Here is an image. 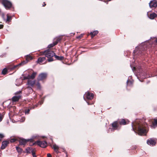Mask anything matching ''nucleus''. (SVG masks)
I'll list each match as a JSON object with an SVG mask.
<instances>
[{
	"label": "nucleus",
	"mask_w": 157,
	"mask_h": 157,
	"mask_svg": "<svg viewBox=\"0 0 157 157\" xmlns=\"http://www.w3.org/2000/svg\"><path fill=\"white\" fill-rule=\"evenodd\" d=\"M132 129L135 132V130L137 131L138 134L140 135H145L147 132V124L142 122L141 121L137 120L135 122L132 123Z\"/></svg>",
	"instance_id": "obj_1"
},
{
	"label": "nucleus",
	"mask_w": 157,
	"mask_h": 157,
	"mask_svg": "<svg viewBox=\"0 0 157 157\" xmlns=\"http://www.w3.org/2000/svg\"><path fill=\"white\" fill-rule=\"evenodd\" d=\"M55 55V54L54 52L51 51L49 49L40 52V55H44L46 57L48 58L52 57L54 56Z\"/></svg>",
	"instance_id": "obj_2"
},
{
	"label": "nucleus",
	"mask_w": 157,
	"mask_h": 157,
	"mask_svg": "<svg viewBox=\"0 0 157 157\" xmlns=\"http://www.w3.org/2000/svg\"><path fill=\"white\" fill-rule=\"evenodd\" d=\"M2 3L7 10L10 8L12 6L11 3L7 0H2Z\"/></svg>",
	"instance_id": "obj_3"
},
{
	"label": "nucleus",
	"mask_w": 157,
	"mask_h": 157,
	"mask_svg": "<svg viewBox=\"0 0 157 157\" xmlns=\"http://www.w3.org/2000/svg\"><path fill=\"white\" fill-rule=\"evenodd\" d=\"M149 124L152 128H154L157 126V119L150 120L149 121Z\"/></svg>",
	"instance_id": "obj_4"
},
{
	"label": "nucleus",
	"mask_w": 157,
	"mask_h": 157,
	"mask_svg": "<svg viewBox=\"0 0 157 157\" xmlns=\"http://www.w3.org/2000/svg\"><path fill=\"white\" fill-rule=\"evenodd\" d=\"M36 143L39 146L42 147H45L47 145V143L45 141H37Z\"/></svg>",
	"instance_id": "obj_5"
},
{
	"label": "nucleus",
	"mask_w": 157,
	"mask_h": 157,
	"mask_svg": "<svg viewBox=\"0 0 157 157\" xmlns=\"http://www.w3.org/2000/svg\"><path fill=\"white\" fill-rule=\"evenodd\" d=\"M47 75L46 73H41L39 75L38 77V80L39 81L44 80L46 78Z\"/></svg>",
	"instance_id": "obj_6"
},
{
	"label": "nucleus",
	"mask_w": 157,
	"mask_h": 157,
	"mask_svg": "<svg viewBox=\"0 0 157 157\" xmlns=\"http://www.w3.org/2000/svg\"><path fill=\"white\" fill-rule=\"evenodd\" d=\"M149 6L150 8L156 7L157 6V1L154 0L150 1L149 3Z\"/></svg>",
	"instance_id": "obj_7"
},
{
	"label": "nucleus",
	"mask_w": 157,
	"mask_h": 157,
	"mask_svg": "<svg viewBox=\"0 0 157 157\" xmlns=\"http://www.w3.org/2000/svg\"><path fill=\"white\" fill-rule=\"evenodd\" d=\"M147 143L148 145L153 146L155 145L156 141L155 140L152 139H151L147 141Z\"/></svg>",
	"instance_id": "obj_8"
},
{
	"label": "nucleus",
	"mask_w": 157,
	"mask_h": 157,
	"mask_svg": "<svg viewBox=\"0 0 157 157\" xmlns=\"http://www.w3.org/2000/svg\"><path fill=\"white\" fill-rule=\"evenodd\" d=\"M85 96L86 97L87 99H93L94 97L93 94L89 92L86 93L85 94Z\"/></svg>",
	"instance_id": "obj_9"
},
{
	"label": "nucleus",
	"mask_w": 157,
	"mask_h": 157,
	"mask_svg": "<svg viewBox=\"0 0 157 157\" xmlns=\"http://www.w3.org/2000/svg\"><path fill=\"white\" fill-rule=\"evenodd\" d=\"M9 143V142L7 141H5L2 142L1 148L3 149H5Z\"/></svg>",
	"instance_id": "obj_10"
},
{
	"label": "nucleus",
	"mask_w": 157,
	"mask_h": 157,
	"mask_svg": "<svg viewBox=\"0 0 157 157\" xmlns=\"http://www.w3.org/2000/svg\"><path fill=\"white\" fill-rule=\"evenodd\" d=\"M19 143L21 145H25L29 140L24 139H18Z\"/></svg>",
	"instance_id": "obj_11"
},
{
	"label": "nucleus",
	"mask_w": 157,
	"mask_h": 157,
	"mask_svg": "<svg viewBox=\"0 0 157 157\" xmlns=\"http://www.w3.org/2000/svg\"><path fill=\"white\" fill-rule=\"evenodd\" d=\"M113 129V130L117 129L118 127V122L117 121H115L112 124Z\"/></svg>",
	"instance_id": "obj_12"
},
{
	"label": "nucleus",
	"mask_w": 157,
	"mask_h": 157,
	"mask_svg": "<svg viewBox=\"0 0 157 157\" xmlns=\"http://www.w3.org/2000/svg\"><path fill=\"white\" fill-rule=\"evenodd\" d=\"M35 84V81L28 79L27 84L29 86H33Z\"/></svg>",
	"instance_id": "obj_13"
},
{
	"label": "nucleus",
	"mask_w": 157,
	"mask_h": 157,
	"mask_svg": "<svg viewBox=\"0 0 157 157\" xmlns=\"http://www.w3.org/2000/svg\"><path fill=\"white\" fill-rule=\"evenodd\" d=\"M157 16V15L155 13H153L150 14L148 16L150 19H153Z\"/></svg>",
	"instance_id": "obj_14"
},
{
	"label": "nucleus",
	"mask_w": 157,
	"mask_h": 157,
	"mask_svg": "<svg viewBox=\"0 0 157 157\" xmlns=\"http://www.w3.org/2000/svg\"><path fill=\"white\" fill-rule=\"evenodd\" d=\"M52 147L54 149L55 151L57 152H58V150L59 149V147L58 146L56 145L55 144H53L52 146Z\"/></svg>",
	"instance_id": "obj_15"
},
{
	"label": "nucleus",
	"mask_w": 157,
	"mask_h": 157,
	"mask_svg": "<svg viewBox=\"0 0 157 157\" xmlns=\"http://www.w3.org/2000/svg\"><path fill=\"white\" fill-rule=\"evenodd\" d=\"M20 96H14L12 98V100L13 101H17L19 100L20 98Z\"/></svg>",
	"instance_id": "obj_16"
},
{
	"label": "nucleus",
	"mask_w": 157,
	"mask_h": 157,
	"mask_svg": "<svg viewBox=\"0 0 157 157\" xmlns=\"http://www.w3.org/2000/svg\"><path fill=\"white\" fill-rule=\"evenodd\" d=\"M45 57H39L38 59V63H42L45 60Z\"/></svg>",
	"instance_id": "obj_17"
},
{
	"label": "nucleus",
	"mask_w": 157,
	"mask_h": 157,
	"mask_svg": "<svg viewBox=\"0 0 157 157\" xmlns=\"http://www.w3.org/2000/svg\"><path fill=\"white\" fill-rule=\"evenodd\" d=\"M120 124L121 125H125L127 124V121L124 119H122L121 120L119 121Z\"/></svg>",
	"instance_id": "obj_18"
},
{
	"label": "nucleus",
	"mask_w": 157,
	"mask_h": 157,
	"mask_svg": "<svg viewBox=\"0 0 157 157\" xmlns=\"http://www.w3.org/2000/svg\"><path fill=\"white\" fill-rule=\"evenodd\" d=\"M98 33V31H95L93 32H91L90 33V35H91L92 37H94L95 35L97 34Z\"/></svg>",
	"instance_id": "obj_19"
},
{
	"label": "nucleus",
	"mask_w": 157,
	"mask_h": 157,
	"mask_svg": "<svg viewBox=\"0 0 157 157\" xmlns=\"http://www.w3.org/2000/svg\"><path fill=\"white\" fill-rule=\"evenodd\" d=\"M6 16L7 18L5 20H6V22H9L11 21L12 17L11 16H9L8 14H7Z\"/></svg>",
	"instance_id": "obj_20"
},
{
	"label": "nucleus",
	"mask_w": 157,
	"mask_h": 157,
	"mask_svg": "<svg viewBox=\"0 0 157 157\" xmlns=\"http://www.w3.org/2000/svg\"><path fill=\"white\" fill-rule=\"evenodd\" d=\"M28 149H30V151H27L28 152H29V153H32V155H33V157H36V155H35V153L34 152V151H33V149H31L29 148L28 149H27V151L28 150Z\"/></svg>",
	"instance_id": "obj_21"
},
{
	"label": "nucleus",
	"mask_w": 157,
	"mask_h": 157,
	"mask_svg": "<svg viewBox=\"0 0 157 157\" xmlns=\"http://www.w3.org/2000/svg\"><path fill=\"white\" fill-rule=\"evenodd\" d=\"M26 60L27 61H28V62L29 60H32L33 59L32 57L29 55H27L26 56Z\"/></svg>",
	"instance_id": "obj_22"
},
{
	"label": "nucleus",
	"mask_w": 157,
	"mask_h": 157,
	"mask_svg": "<svg viewBox=\"0 0 157 157\" xmlns=\"http://www.w3.org/2000/svg\"><path fill=\"white\" fill-rule=\"evenodd\" d=\"M36 74V72H33L31 75H29V78L34 79Z\"/></svg>",
	"instance_id": "obj_23"
},
{
	"label": "nucleus",
	"mask_w": 157,
	"mask_h": 157,
	"mask_svg": "<svg viewBox=\"0 0 157 157\" xmlns=\"http://www.w3.org/2000/svg\"><path fill=\"white\" fill-rule=\"evenodd\" d=\"M18 139L16 137H15L13 138H12L10 140V142L11 143L14 142H15L16 140H18Z\"/></svg>",
	"instance_id": "obj_24"
},
{
	"label": "nucleus",
	"mask_w": 157,
	"mask_h": 157,
	"mask_svg": "<svg viewBox=\"0 0 157 157\" xmlns=\"http://www.w3.org/2000/svg\"><path fill=\"white\" fill-rule=\"evenodd\" d=\"M57 59L62 60L63 59V56L59 57L55 55L54 56Z\"/></svg>",
	"instance_id": "obj_25"
},
{
	"label": "nucleus",
	"mask_w": 157,
	"mask_h": 157,
	"mask_svg": "<svg viewBox=\"0 0 157 157\" xmlns=\"http://www.w3.org/2000/svg\"><path fill=\"white\" fill-rule=\"evenodd\" d=\"M57 44V42H54L53 43L50 44L48 46V47L49 48H50L53 47L54 45H55Z\"/></svg>",
	"instance_id": "obj_26"
},
{
	"label": "nucleus",
	"mask_w": 157,
	"mask_h": 157,
	"mask_svg": "<svg viewBox=\"0 0 157 157\" xmlns=\"http://www.w3.org/2000/svg\"><path fill=\"white\" fill-rule=\"evenodd\" d=\"M28 62V61H27L26 60L25 61H24L22 62L21 63L19 64V65H24L26 63H27Z\"/></svg>",
	"instance_id": "obj_27"
},
{
	"label": "nucleus",
	"mask_w": 157,
	"mask_h": 157,
	"mask_svg": "<svg viewBox=\"0 0 157 157\" xmlns=\"http://www.w3.org/2000/svg\"><path fill=\"white\" fill-rule=\"evenodd\" d=\"M16 149L17 151H18V153H21V152L22 149L18 147H16Z\"/></svg>",
	"instance_id": "obj_28"
},
{
	"label": "nucleus",
	"mask_w": 157,
	"mask_h": 157,
	"mask_svg": "<svg viewBox=\"0 0 157 157\" xmlns=\"http://www.w3.org/2000/svg\"><path fill=\"white\" fill-rule=\"evenodd\" d=\"M7 72V70L6 68L4 69L2 71V73L3 75H5L6 74Z\"/></svg>",
	"instance_id": "obj_29"
},
{
	"label": "nucleus",
	"mask_w": 157,
	"mask_h": 157,
	"mask_svg": "<svg viewBox=\"0 0 157 157\" xmlns=\"http://www.w3.org/2000/svg\"><path fill=\"white\" fill-rule=\"evenodd\" d=\"M61 40V39L59 37H58L56 38V41L55 42H57V44Z\"/></svg>",
	"instance_id": "obj_30"
},
{
	"label": "nucleus",
	"mask_w": 157,
	"mask_h": 157,
	"mask_svg": "<svg viewBox=\"0 0 157 157\" xmlns=\"http://www.w3.org/2000/svg\"><path fill=\"white\" fill-rule=\"evenodd\" d=\"M20 66H21V65H19V64H18L17 65L14 66L12 68V69H15V68H17V67H19Z\"/></svg>",
	"instance_id": "obj_31"
},
{
	"label": "nucleus",
	"mask_w": 157,
	"mask_h": 157,
	"mask_svg": "<svg viewBox=\"0 0 157 157\" xmlns=\"http://www.w3.org/2000/svg\"><path fill=\"white\" fill-rule=\"evenodd\" d=\"M25 118L24 117H21V120H20V121L21 122H23L25 121Z\"/></svg>",
	"instance_id": "obj_32"
},
{
	"label": "nucleus",
	"mask_w": 157,
	"mask_h": 157,
	"mask_svg": "<svg viewBox=\"0 0 157 157\" xmlns=\"http://www.w3.org/2000/svg\"><path fill=\"white\" fill-rule=\"evenodd\" d=\"M48 61L49 62H51L53 61V59L52 58V57L51 58H48Z\"/></svg>",
	"instance_id": "obj_33"
},
{
	"label": "nucleus",
	"mask_w": 157,
	"mask_h": 157,
	"mask_svg": "<svg viewBox=\"0 0 157 157\" xmlns=\"http://www.w3.org/2000/svg\"><path fill=\"white\" fill-rule=\"evenodd\" d=\"M36 85L40 89V85L39 83L38 82L36 84Z\"/></svg>",
	"instance_id": "obj_34"
},
{
	"label": "nucleus",
	"mask_w": 157,
	"mask_h": 157,
	"mask_svg": "<svg viewBox=\"0 0 157 157\" xmlns=\"http://www.w3.org/2000/svg\"><path fill=\"white\" fill-rule=\"evenodd\" d=\"M29 79V75H28L27 76L24 77V79Z\"/></svg>",
	"instance_id": "obj_35"
},
{
	"label": "nucleus",
	"mask_w": 157,
	"mask_h": 157,
	"mask_svg": "<svg viewBox=\"0 0 157 157\" xmlns=\"http://www.w3.org/2000/svg\"><path fill=\"white\" fill-rule=\"evenodd\" d=\"M29 111H30V109H27V110H26L25 111V114H28V113H29Z\"/></svg>",
	"instance_id": "obj_36"
},
{
	"label": "nucleus",
	"mask_w": 157,
	"mask_h": 157,
	"mask_svg": "<svg viewBox=\"0 0 157 157\" xmlns=\"http://www.w3.org/2000/svg\"><path fill=\"white\" fill-rule=\"evenodd\" d=\"M27 89L29 90H30V92H31L32 91V88L31 87H30L29 86L27 87Z\"/></svg>",
	"instance_id": "obj_37"
},
{
	"label": "nucleus",
	"mask_w": 157,
	"mask_h": 157,
	"mask_svg": "<svg viewBox=\"0 0 157 157\" xmlns=\"http://www.w3.org/2000/svg\"><path fill=\"white\" fill-rule=\"evenodd\" d=\"M29 148H30V149H32V148H31V147H28V148H27L26 149V151L27 152V153H29V152H27V151H30V149H28V150L27 151V149H29Z\"/></svg>",
	"instance_id": "obj_38"
},
{
	"label": "nucleus",
	"mask_w": 157,
	"mask_h": 157,
	"mask_svg": "<svg viewBox=\"0 0 157 157\" xmlns=\"http://www.w3.org/2000/svg\"><path fill=\"white\" fill-rule=\"evenodd\" d=\"M4 137V136L2 134H0V137L1 138H3V137Z\"/></svg>",
	"instance_id": "obj_39"
},
{
	"label": "nucleus",
	"mask_w": 157,
	"mask_h": 157,
	"mask_svg": "<svg viewBox=\"0 0 157 157\" xmlns=\"http://www.w3.org/2000/svg\"><path fill=\"white\" fill-rule=\"evenodd\" d=\"M48 157H52L51 154L50 153H48L47 155Z\"/></svg>",
	"instance_id": "obj_40"
},
{
	"label": "nucleus",
	"mask_w": 157,
	"mask_h": 157,
	"mask_svg": "<svg viewBox=\"0 0 157 157\" xmlns=\"http://www.w3.org/2000/svg\"><path fill=\"white\" fill-rule=\"evenodd\" d=\"M4 13H2V17L4 19V20H6V19H5V18L4 17Z\"/></svg>",
	"instance_id": "obj_41"
},
{
	"label": "nucleus",
	"mask_w": 157,
	"mask_h": 157,
	"mask_svg": "<svg viewBox=\"0 0 157 157\" xmlns=\"http://www.w3.org/2000/svg\"><path fill=\"white\" fill-rule=\"evenodd\" d=\"M3 25H0V29L3 28Z\"/></svg>",
	"instance_id": "obj_42"
},
{
	"label": "nucleus",
	"mask_w": 157,
	"mask_h": 157,
	"mask_svg": "<svg viewBox=\"0 0 157 157\" xmlns=\"http://www.w3.org/2000/svg\"><path fill=\"white\" fill-rule=\"evenodd\" d=\"M2 117L1 116H0V122L2 121Z\"/></svg>",
	"instance_id": "obj_43"
},
{
	"label": "nucleus",
	"mask_w": 157,
	"mask_h": 157,
	"mask_svg": "<svg viewBox=\"0 0 157 157\" xmlns=\"http://www.w3.org/2000/svg\"><path fill=\"white\" fill-rule=\"evenodd\" d=\"M129 82V81L128 80L127 81V84H128V83Z\"/></svg>",
	"instance_id": "obj_44"
},
{
	"label": "nucleus",
	"mask_w": 157,
	"mask_h": 157,
	"mask_svg": "<svg viewBox=\"0 0 157 157\" xmlns=\"http://www.w3.org/2000/svg\"><path fill=\"white\" fill-rule=\"evenodd\" d=\"M78 38H80V36H78L77 37Z\"/></svg>",
	"instance_id": "obj_45"
},
{
	"label": "nucleus",
	"mask_w": 157,
	"mask_h": 157,
	"mask_svg": "<svg viewBox=\"0 0 157 157\" xmlns=\"http://www.w3.org/2000/svg\"><path fill=\"white\" fill-rule=\"evenodd\" d=\"M135 67H134L133 69H132V70H135Z\"/></svg>",
	"instance_id": "obj_46"
},
{
	"label": "nucleus",
	"mask_w": 157,
	"mask_h": 157,
	"mask_svg": "<svg viewBox=\"0 0 157 157\" xmlns=\"http://www.w3.org/2000/svg\"><path fill=\"white\" fill-rule=\"evenodd\" d=\"M46 5V4H44V5H43V6H45Z\"/></svg>",
	"instance_id": "obj_47"
},
{
	"label": "nucleus",
	"mask_w": 157,
	"mask_h": 157,
	"mask_svg": "<svg viewBox=\"0 0 157 157\" xmlns=\"http://www.w3.org/2000/svg\"><path fill=\"white\" fill-rule=\"evenodd\" d=\"M156 42L157 43V40H156Z\"/></svg>",
	"instance_id": "obj_48"
},
{
	"label": "nucleus",
	"mask_w": 157,
	"mask_h": 157,
	"mask_svg": "<svg viewBox=\"0 0 157 157\" xmlns=\"http://www.w3.org/2000/svg\"><path fill=\"white\" fill-rule=\"evenodd\" d=\"M88 105H90V104L88 103Z\"/></svg>",
	"instance_id": "obj_49"
}]
</instances>
